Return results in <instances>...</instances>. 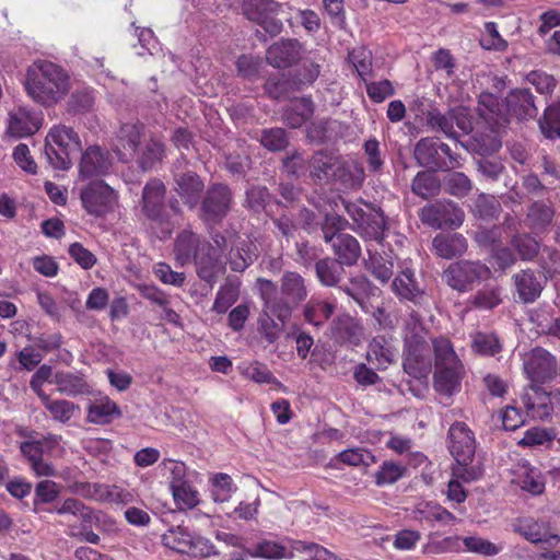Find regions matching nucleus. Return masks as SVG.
<instances>
[{
    "label": "nucleus",
    "instance_id": "1",
    "mask_svg": "<svg viewBox=\"0 0 560 560\" xmlns=\"http://www.w3.org/2000/svg\"><path fill=\"white\" fill-rule=\"evenodd\" d=\"M26 95L37 105L52 107L70 92V77L59 65L37 59L26 69L23 82Z\"/></svg>",
    "mask_w": 560,
    "mask_h": 560
},
{
    "label": "nucleus",
    "instance_id": "2",
    "mask_svg": "<svg viewBox=\"0 0 560 560\" xmlns=\"http://www.w3.org/2000/svg\"><path fill=\"white\" fill-rule=\"evenodd\" d=\"M256 285L265 306L282 324L289 322L293 310L304 302L308 295L305 279L295 271H285L282 275L280 291L273 281L265 278H258Z\"/></svg>",
    "mask_w": 560,
    "mask_h": 560
},
{
    "label": "nucleus",
    "instance_id": "3",
    "mask_svg": "<svg viewBox=\"0 0 560 560\" xmlns=\"http://www.w3.org/2000/svg\"><path fill=\"white\" fill-rule=\"evenodd\" d=\"M479 115L486 120L490 129L499 132L508 124V115L517 119L534 118L537 115L535 96L528 89L517 88L505 97L504 105L491 93H482L478 103Z\"/></svg>",
    "mask_w": 560,
    "mask_h": 560
},
{
    "label": "nucleus",
    "instance_id": "4",
    "mask_svg": "<svg viewBox=\"0 0 560 560\" xmlns=\"http://www.w3.org/2000/svg\"><path fill=\"white\" fill-rule=\"evenodd\" d=\"M432 351L433 388L444 397H452L462 389V382L466 375L464 363L447 337L433 338Z\"/></svg>",
    "mask_w": 560,
    "mask_h": 560
},
{
    "label": "nucleus",
    "instance_id": "5",
    "mask_svg": "<svg viewBox=\"0 0 560 560\" xmlns=\"http://www.w3.org/2000/svg\"><path fill=\"white\" fill-rule=\"evenodd\" d=\"M174 253L182 266L194 261L199 278L209 283L224 271V262L215 254L211 244L201 241L199 235L190 230H184L177 235Z\"/></svg>",
    "mask_w": 560,
    "mask_h": 560
},
{
    "label": "nucleus",
    "instance_id": "6",
    "mask_svg": "<svg viewBox=\"0 0 560 560\" xmlns=\"http://www.w3.org/2000/svg\"><path fill=\"white\" fill-rule=\"evenodd\" d=\"M448 450L456 464L452 474L465 482L478 480L483 469L474 464L476 441L472 431L464 422H455L448 430Z\"/></svg>",
    "mask_w": 560,
    "mask_h": 560
},
{
    "label": "nucleus",
    "instance_id": "7",
    "mask_svg": "<svg viewBox=\"0 0 560 560\" xmlns=\"http://www.w3.org/2000/svg\"><path fill=\"white\" fill-rule=\"evenodd\" d=\"M342 206L351 218V230L358 233L364 241L381 243L384 238L386 219L384 212L372 205L361 200L349 201L342 199Z\"/></svg>",
    "mask_w": 560,
    "mask_h": 560
},
{
    "label": "nucleus",
    "instance_id": "8",
    "mask_svg": "<svg viewBox=\"0 0 560 560\" xmlns=\"http://www.w3.org/2000/svg\"><path fill=\"white\" fill-rule=\"evenodd\" d=\"M162 544L183 555L207 558L217 555L214 545L207 538L196 535L188 527H171L162 535Z\"/></svg>",
    "mask_w": 560,
    "mask_h": 560
},
{
    "label": "nucleus",
    "instance_id": "9",
    "mask_svg": "<svg viewBox=\"0 0 560 560\" xmlns=\"http://www.w3.org/2000/svg\"><path fill=\"white\" fill-rule=\"evenodd\" d=\"M165 186L159 179L150 180L143 188L142 209L148 219L160 226V240L171 236L174 222H172L164 206Z\"/></svg>",
    "mask_w": 560,
    "mask_h": 560
},
{
    "label": "nucleus",
    "instance_id": "10",
    "mask_svg": "<svg viewBox=\"0 0 560 560\" xmlns=\"http://www.w3.org/2000/svg\"><path fill=\"white\" fill-rule=\"evenodd\" d=\"M425 124L433 131H441L448 138L457 140L472 130V121L466 107H456L447 115L442 114L436 107H430L425 114Z\"/></svg>",
    "mask_w": 560,
    "mask_h": 560
},
{
    "label": "nucleus",
    "instance_id": "11",
    "mask_svg": "<svg viewBox=\"0 0 560 560\" xmlns=\"http://www.w3.org/2000/svg\"><path fill=\"white\" fill-rule=\"evenodd\" d=\"M489 273V268L480 261L459 260L451 264L444 270L442 278L453 290L465 293Z\"/></svg>",
    "mask_w": 560,
    "mask_h": 560
},
{
    "label": "nucleus",
    "instance_id": "12",
    "mask_svg": "<svg viewBox=\"0 0 560 560\" xmlns=\"http://www.w3.org/2000/svg\"><path fill=\"white\" fill-rule=\"evenodd\" d=\"M419 217L423 224L435 230H454L459 228L465 220L463 209L451 200H440L424 206L420 210Z\"/></svg>",
    "mask_w": 560,
    "mask_h": 560
},
{
    "label": "nucleus",
    "instance_id": "13",
    "mask_svg": "<svg viewBox=\"0 0 560 560\" xmlns=\"http://www.w3.org/2000/svg\"><path fill=\"white\" fill-rule=\"evenodd\" d=\"M281 3L276 0H242L241 10L244 16L261 25L271 35L282 30V22L277 19Z\"/></svg>",
    "mask_w": 560,
    "mask_h": 560
},
{
    "label": "nucleus",
    "instance_id": "14",
    "mask_svg": "<svg viewBox=\"0 0 560 560\" xmlns=\"http://www.w3.org/2000/svg\"><path fill=\"white\" fill-rule=\"evenodd\" d=\"M523 369L533 383H545L556 377L558 361L549 351L537 347L524 355Z\"/></svg>",
    "mask_w": 560,
    "mask_h": 560
},
{
    "label": "nucleus",
    "instance_id": "15",
    "mask_svg": "<svg viewBox=\"0 0 560 560\" xmlns=\"http://www.w3.org/2000/svg\"><path fill=\"white\" fill-rule=\"evenodd\" d=\"M80 198L89 214L102 217L113 209L117 197L103 180H94L81 189Z\"/></svg>",
    "mask_w": 560,
    "mask_h": 560
},
{
    "label": "nucleus",
    "instance_id": "16",
    "mask_svg": "<svg viewBox=\"0 0 560 560\" xmlns=\"http://www.w3.org/2000/svg\"><path fill=\"white\" fill-rule=\"evenodd\" d=\"M44 115L26 106H18L8 113L7 133L13 138L34 136L43 126Z\"/></svg>",
    "mask_w": 560,
    "mask_h": 560
},
{
    "label": "nucleus",
    "instance_id": "17",
    "mask_svg": "<svg viewBox=\"0 0 560 560\" xmlns=\"http://www.w3.org/2000/svg\"><path fill=\"white\" fill-rule=\"evenodd\" d=\"M232 195L228 186L215 184L211 186L202 201L201 218L210 224L221 221L230 210Z\"/></svg>",
    "mask_w": 560,
    "mask_h": 560
},
{
    "label": "nucleus",
    "instance_id": "18",
    "mask_svg": "<svg viewBox=\"0 0 560 560\" xmlns=\"http://www.w3.org/2000/svg\"><path fill=\"white\" fill-rule=\"evenodd\" d=\"M330 338L339 345L358 346L363 337V326L349 314H340L329 326Z\"/></svg>",
    "mask_w": 560,
    "mask_h": 560
},
{
    "label": "nucleus",
    "instance_id": "19",
    "mask_svg": "<svg viewBox=\"0 0 560 560\" xmlns=\"http://www.w3.org/2000/svg\"><path fill=\"white\" fill-rule=\"evenodd\" d=\"M427 341L405 346L404 370L415 378L425 376L431 369Z\"/></svg>",
    "mask_w": 560,
    "mask_h": 560
},
{
    "label": "nucleus",
    "instance_id": "20",
    "mask_svg": "<svg viewBox=\"0 0 560 560\" xmlns=\"http://www.w3.org/2000/svg\"><path fill=\"white\" fill-rule=\"evenodd\" d=\"M397 357V349L392 337L375 336L368 346L366 360L378 370H385L393 364Z\"/></svg>",
    "mask_w": 560,
    "mask_h": 560
},
{
    "label": "nucleus",
    "instance_id": "21",
    "mask_svg": "<svg viewBox=\"0 0 560 560\" xmlns=\"http://www.w3.org/2000/svg\"><path fill=\"white\" fill-rule=\"evenodd\" d=\"M392 289L400 301L422 305L424 291L419 287L415 273L410 269L402 270L393 281Z\"/></svg>",
    "mask_w": 560,
    "mask_h": 560
},
{
    "label": "nucleus",
    "instance_id": "22",
    "mask_svg": "<svg viewBox=\"0 0 560 560\" xmlns=\"http://www.w3.org/2000/svg\"><path fill=\"white\" fill-rule=\"evenodd\" d=\"M301 56V45L296 39L280 40L271 45L266 58L276 68H285L296 62Z\"/></svg>",
    "mask_w": 560,
    "mask_h": 560
},
{
    "label": "nucleus",
    "instance_id": "23",
    "mask_svg": "<svg viewBox=\"0 0 560 560\" xmlns=\"http://www.w3.org/2000/svg\"><path fill=\"white\" fill-rule=\"evenodd\" d=\"M230 267L235 272H243L257 258L256 248L253 243L238 235L226 253Z\"/></svg>",
    "mask_w": 560,
    "mask_h": 560
},
{
    "label": "nucleus",
    "instance_id": "24",
    "mask_svg": "<svg viewBox=\"0 0 560 560\" xmlns=\"http://www.w3.org/2000/svg\"><path fill=\"white\" fill-rule=\"evenodd\" d=\"M413 518L420 522L436 523L441 526H453L459 520L442 505L434 502H421L413 510Z\"/></svg>",
    "mask_w": 560,
    "mask_h": 560
},
{
    "label": "nucleus",
    "instance_id": "25",
    "mask_svg": "<svg viewBox=\"0 0 560 560\" xmlns=\"http://www.w3.org/2000/svg\"><path fill=\"white\" fill-rule=\"evenodd\" d=\"M109 166L108 151L98 145H91L82 155L80 173L84 177H90L106 173Z\"/></svg>",
    "mask_w": 560,
    "mask_h": 560
},
{
    "label": "nucleus",
    "instance_id": "26",
    "mask_svg": "<svg viewBox=\"0 0 560 560\" xmlns=\"http://www.w3.org/2000/svg\"><path fill=\"white\" fill-rule=\"evenodd\" d=\"M92 500L98 503L127 505L136 501L135 494L116 485L94 482L92 487Z\"/></svg>",
    "mask_w": 560,
    "mask_h": 560
},
{
    "label": "nucleus",
    "instance_id": "27",
    "mask_svg": "<svg viewBox=\"0 0 560 560\" xmlns=\"http://www.w3.org/2000/svg\"><path fill=\"white\" fill-rule=\"evenodd\" d=\"M435 254L444 259L462 256L467 250V241L459 233L438 234L432 241Z\"/></svg>",
    "mask_w": 560,
    "mask_h": 560
},
{
    "label": "nucleus",
    "instance_id": "28",
    "mask_svg": "<svg viewBox=\"0 0 560 560\" xmlns=\"http://www.w3.org/2000/svg\"><path fill=\"white\" fill-rule=\"evenodd\" d=\"M332 252L340 265L354 266L361 256V246L358 240L350 234H338L331 244Z\"/></svg>",
    "mask_w": 560,
    "mask_h": 560
},
{
    "label": "nucleus",
    "instance_id": "29",
    "mask_svg": "<svg viewBox=\"0 0 560 560\" xmlns=\"http://www.w3.org/2000/svg\"><path fill=\"white\" fill-rule=\"evenodd\" d=\"M61 441L60 435L48 434L39 440H31L22 442L20 451L23 456L27 459L28 464H32L45 456L51 454V452L59 446Z\"/></svg>",
    "mask_w": 560,
    "mask_h": 560
},
{
    "label": "nucleus",
    "instance_id": "30",
    "mask_svg": "<svg viewBox=\"0 0 560 560\" xmlns=\"http://www.w3.org/2000/svg\"><path fill=\"white\" fill-rule=\"evenodd\" d=\"M555 215L553 207L545 201L533 202L527 210L525 225L534 233H544L550 226Z\"/></svg>",
    "mask_w": 560,
    "mask_h": 560
},
{
    "label": "nucleus",
    "instance_id": "31",
    "mask_svg": "<svg viewBox=\"0 0 560 560\" xmlns=\"http://www.w3.org/2000/svg\"><path fill=\"white\" fill-rule=\"evenodd\" d=\"M364 176V170L358 161L340 158L332 182H339L347 188H357L362 185Z\"/></svg>",
    "mask_w": 560,
    "mask_h": 560
},
{
    "label": "nucleus",
    "instance_id": "32",
    "mask_svg": "<svg viewBox=\"0 0 560 560\" xmlns=\"http://www.w3.org/2000/svg\"><path fill=\"white\" fill-rule=\"evenodd\" d=\"M514 284L518 294V299L523 303L535 302L542 291V284L536 277L535 272L527 269L513 276Z\"/></svg>",
    "mask_w": 560,
    "mask_h": 560
},
{
    "label": "nucleus",
    "instance_id": "33",
    "mask_svg": "<svg viewBox=\"0 0 560 560\" xmlns=\"http://www.w3.org/2000/svg\"><path fill=\"white\" fill-rule=\"evenodd\" d=\"M124 148L137 155V162L143 171L153 167L164 152L162 142H126Z\"/></svg>",
    "mask_w": 560,
    "mask_h": 560
},
{
    "label": "nucleus",
    "instance_id": "34",
    "mask_svg": "<svg viewBox=\"0 0 560 560\" xmlns=\"http://www.w3.org/2000/svg\"><path fill=\"white\" fill-rule=\"evenodd\" d=\"M522 490L534 495L541 494L545 490V479L539 469L527 463L518 464L513 480Z\"/></svg>",
    "mask_w": 560,
    "mask_h": 560
},
{
    "label": "nucleus",
    "instance_id": "35",
    "mask_svg": "<svg viewBox=\"0 0 560 560\" xmlns=\"http://www.w3.org/2000/svg\"><path fill=\"white\" fill-rule=\"evenodd\" d=\"M176 182V190L182 198L185 199V202L189 205L190 208H194L200 199V195L205 188V185L200 177L192 172H187L180 175H177L175 178Z\"/></svg>",
    "mask_w": 560,
    "mask_h": 560
},
{
    "label": "nucleus",
    "instance_id": "36",
    "mask_svg": "<svg viewBox=\"0 0 560 560\" xmlns=\"http://www.w3.org/2000/svg\"><path fill=\"white\" fill-rule=\"evenodd\" d=\"M246 553L253 558H262L266 560L292 559V550H288L284 544L261 539L246 549Z\"/></svg>",
    "mask_w": 560,
    "mask_h": 560
},
{
    "label": "nucleus",
    "instance_id": "37",
    "mask_svg": "<svg viewBox=\"0 0 560 560\" xmlns=\"http://www.w3.org/2000/svg\"><path fill=\"white\" fill-rule=\"evenodd\" d=\"M54 383L59 393L70 397L89 395L91 393V387L84 377L71 372H57Z\"/></svg>",
    "mask_w": 560,
    "mask_h": 560
},
{
    "label": "nucleus",
    "instance_id": "38",
    "mask_svg": "<svg viewBox=\"0 0 560 560\" xmlns=\"http://www.w3.org/2000/svg\"><path fill=\"white\" fill-rule=\"evenodd\" d=\"M315 272L320 284L330 288H339L345 277L343 265H340L330 257L317 260L315 264Z\"/></svg>",
    "mask_w": 560,
    "mask_h": 560
},
{
    "label": "nucleus",
    "instance_id": "39",
    "mask_svg": "<svg viewBox=\"0 0 560 560\" xmlns=\"http://www.w3.org/2000/svg\"><path fill=\"white\" fill-rule=\"evenodd\" d=\"M336 302L312 298L304 306V319L316 327L323 326L336 311Z\"/></svg>",
    "mask_w": 560,
    "mask_h": 560
},
{
    "label": "nucleus",
    "instance_id": "40",
    "mask_svg": "<svg viewBox=\"0 0 560 560\" xmlns=\"http://www.w3.org/2000/svg\"><path fill=\"white\" fill-rule=\"evenodd\" d=\"M116 402L109 398H102L89 405L86 419L91 423L107 424L120 416Z\"/></svg>",
    "mask_w": 560,
    "mask_h": 560
},
{
    "label": "nucleus",
    "instance_id": "41",
    "mask_svg": "<svg viewBox=\"0 0 560 560\" xmlns=\"http://www.w3.org/2000/svg\"><path fill=\"white\" fill-rule=\"evenodd\" d=\"M526 412L533 419L546 420L553 411L550 394L533 388V395L524 398Z\"/></svg>",
    "mask_w": 560,
    "mask_h": 560
},
{
    "label": "nucleus",
    "instance_id": "42",
    "mask_svg": "<svg viewBox=\"0 0 560 560\" xmlns=\"http://www.w3.org/2000/svg\"><path fill=\"white\" fill-rule=\"evenodd\" d=\"M520 533L528 541L534 544L546 542L549 546L555 547L560 541V537L557 534L550 533V528L545 522H527L520 527Z\"/></svg>",
    "mask_w": 560,
    "mask_h": 560
},
{
    "label": "nucleus",
    "instance_id": "43",
    "mask_svg": "<svg viewBox=\"0 0 560 560\" xmlns=\"http://www.w3.org/2000/svg\"><path fill=\"white\" fill-rule=\"evenodd\" d=\"M340 156L331 153L317 152L313 155L310 165L312 177L318 180H332L335 170Z\"/></svg>",
    "mask_w": 560,
    "mask_h": 560
},
{
    "label": "nucleus",
    "instance_id": "44",
    "mask_svg": "<svg viewBox=\"0 0 560 560\" xmlns=\"http://www.w3.org/2000/svg\"><path fill=\"white\" fill-rule=\"evenodd\" d=\"M273 313L262 304V312L258 318V331L261 338L268 343L272 345L278 341L283 332V327L280 320L276 322Z\"/></svg>",
    "mask_w": 560,
    "mask_h": 560
},
{
    "label": "nucleus",
    "instance_id": "45",
    "mask_svg": "<svg viewBox=\"0 0 560 560\" xmlns=\"http://www.w3.org/2000/svg\"><path fill=\"white\" fill-rule=\"evenodd\" d=\"M44 407L49 411L51 418L56 421L66 423L80 412L79 405L66 399H50L43 396Z\"/></svg>",
    "mask_w": 560,
    "mask_h": 560
},
{
    "label": "nucleus",
    "instance_id": "46",
    "mask_svg": "<svg viewBox=\"0 0 560 560\" xmlns=\"http://www.w3.org/2000/svg\"><path fill=\"white\" fill-rule=\"evenodd\" d=\"M179 511L191 510L200 503V495L190 481L170 488Z\"/></svg>",
    "mask_w": 560,
    "mask_h": 560
},
{
    "label": "nucleus",
    "instance_id": "47",
    "mask_svg": "<svg viewBox=\"0 0 560 560\" xmlns=\"http://www.w3.org/2000/svg\"><path fill=\"white\" fill-rule=\"evenodd\" d=\"M211 495L215 502H226L231 499L232 494L237 490L236 485L233 482L230 475L224 472L214 474L211 479Z\"/></svg>",
    "mask_w": 560,
    "mask_h": 560
},
{
    "label": "nucleus",
    "instance_id": "48",
    "mask_svg": "<svg viewBox=\"0 0 560 560\" xmlns=\"http://www.w3.org/2000/svg\"><path fill=\"white\" fill-rule=\"evenodd\" d=\"M440 182L431 172H420L412 180L411 189L417 196L428 199L439 194Z\"/></svg>",
    "mask_w": 560,
    "mask_h": 560
},
{
    "label": "nucleus",
    "instance_id": "49",
    "mask_svg": "<svg viewBox=\"0 0 560 560\" xmlns=\"http://www.w3.org/2000/svg\"><path fill=\"white\" fill-rule=\"evenodd\" d=\"M539 127L547 139L560 138V102L545 109L542 117L539 119Z\"/></svg>",
    "mask_w": 560,
    "mask_h": 560
},
{
    "label": "nucleus",
    "instance_id": "50",
    "mask_svg": "<svg viewBox=\"0 0 560 560\" xmlns=\"http://www.w3.org/2000/svg\"><path fill=\"white\" fill-rule=\"evenodd\" d=\"M428 330L424 327L418 313L412 311L405 324L404 342L405 346L419 345V342L427 341Z\"/></svg>",
    "mask_w": 560,
    "mask_h": 560
},
{
    "label": "nucleus",
    "instance_id": "51",
    "mask_svg": "<svg viewBox=\"0 0 560 560\" xmlns=\"http://www.w3.org/2000/svg\"><path fill=\"white\" fill-rule=\"evenodd\" d=\"M68 144V142H45V154L55 168L68 170L71 167Z\"/></svg>",
    "mask_w": 560,
    "mask_h": 560
},
{
    "label": "nucleus",
    "instance_id": "52",
    "mask_svg": "<svg viewBox=\"0 0 560 560\" xmlns=\"http://www.w3.org/2000/svg\"><path fill=\"white\" fill-rule=\"evenodd\" d=\"M60 494V486L49 479L39 481L34 489L33 510L39 512L40 504L54 502Z\"/></svg>",
    "mask_w": 560,
    "mask_h": 560
},
{
    "label": "nucleus",
    "instance_id": "53",
    "mask_svg": "<svg viewBox=\"0 0 560 560\" xmlns=\"http://www.w3.org/2000/svg\"><path fill=\"white\" fill-rule=\"evenodd\" d=\"M238 296V284L234 282H226L218 290L212 310L218 314H223L237 301Z\"/></svg>",
    "mask_w": 560,
    "mask_h": 560
},
{
    "label": "nucleus",
    "instance_id": "54",
    "mask_svg": "<svg viewBox=\"0 0 560 560\" xmlns=\"http://www.w3.org/2000/svg\"><path fill=\"white\" fill-rule=\"evenodd\" d=\"M441 151L445 155L450 156L451 160H455L451 154V149L447 143L441 142L435 148L431 142H417L415 148V155L422 165L438 164L435 155Z\"/></svg>",
    "mask_w": 560,
    "mask_h": 560
},
{
    "label": "nucleus",
    "instance_id": "55",
    "mask_svg": "<svg viewBox=\"0 0 560 560\" xmlns=\"http://www.w3.org/2000/svg\"><path fill=\"white\" fill-rule=\"evenodd\" d=\"M406 470V466L399 463L393 460H385L382 463L378 470L375 472V483L377 486L395 483L396 481L404 477Z\"/></svg>",
    "mask_w": 560,
    "mask_h": 560
},
{
    "label": "nucleus",
    "instance_id": "56",
    "mask_svg": "<svg viewBox=\"0 0 560 560\" xmlns=\"http://www.w3.org/2000/svg\"><path fill=\"white\" fill-rule=\"evenodd\" d=\"M472 350L481 355H495L502 349L498 336L493 332H477L472 339Z\"/></svg>",
    "mask_w": 560,
    "mask_h": 560
},
{
    "label": "nucleus",
    "instance_id": "57",
    "mask_svg": "<svg viewBox=\"0 0 560 560\" xmlns=\"http://www.w3.org/2000/svg\"><path fill=\"white\" fill-rule=\"evenodd\" d=\"M368 253L370 256L368 266L372 275L381 282L388 281L394 273L393 261L388 258H384L377 253H372L370 248H368Z\"/></svg>",
    "mask_w": 560,
    "mask_h": 560
},
{
    "label": "nucleus",
    "instance_id": "58",
    "mask_svg": "<svg viewBox=\"0 0 560 560\" xmlns=\"http://www.w3.org/2000/svg\"><path fill=\"white\" fill-rule=\"evenodd\" d=\"M501 302V291L497 287H485L469 300V303L479 310H492Z\"/></svg>",
    "mask_w": 560,
    "mask_h": 560
},
{
    "label": "nucleus",
    "instance_id": "59",
    "mask_svg": "<svg viewBox=\"0 0 560 560\" xmlns=\"http://www.w3.org/2000/svg\"><path fill=\"white\" fill-rule=\"evenodd\" d=\"M532 322L538 332L560 339V317H553L547 311L539 308L532 315Z\"/></svg>",
    "mask_w": 560,
    "mask_h": 560
},
{
    "label": "nucleus",
    "instance_id": "60",
    "mask_svg": "<svg viewBox=\"0 0 560 560\" xmlns=\"http://www.w3.org/2000/svg\"><path fill=\"white\" fill-rule=\"evenodd\" d=\"M349 60L363 81L372 75V52L369 49L364 47L352 49L349 52Z\"/></svg>",
    "mask_w": 560,
    "mask_h": 560
},
{
    "label": "nucleus",
    "instance_id": "61",
    "mask_svg": "<svg viewBox=\"0 0 560 560\" xmlns=\"http://www.w3.org/2000/svg\"><path fill=\"white\" fill-rule=\"evenodd\" d=\"M349 222L341 215L336 213H328L322 224L323 238L325 243L332 244L338 234H343L342 231L347 229Z\"/></svg>",
    "mask_w": 560,
    "mask_h": 560
},
{
    "label": "nucleus",
    "instance_id": "62",
    "mask_svg": "<svg viewBox=\"0 0 560 560\" xmlns=\"http://www.w3.org/2000/svg\"><path fill=\"white\" fill-rule=\"evenodd\" d=\"M511 244L524 260H532L539 252V243L527 233L513 235Z\"/></svg>",
    "mask_w": 560,
    "mask_h": 560
},
{
    "label": "nucleus",
    "instance_id": "63",
    "mask_svg": "<svg viewBox=\"0 0 560 560\" xmlns=\"http://www.w3.org/2000/svg\"><path fill=\"white\" fill-rule=\"evenodd\" d=\"M445 190L455 197H465L471 190V182L464 174L459 172H453L446 175L444 179Z\"/></svg>",
    "mask_w": 560,
    "mask_h": 560
},
{
    "label": "nucleus",
    "instance_id": "64",
    "mask_svg": "<svg viewBox=\"0 0 560 560\" xmlns=\"http://www.w3.org/2000/svg\"><path fill=\"white\" fill-rule=\"evenodd\" d=\"M525 81L532 84L541 95H551L557 85L556 79L541 70L528 72L525 75Z\"/></svg>",
    "mask_w": 560,
    "mask_h": 560
}]
</instances>
